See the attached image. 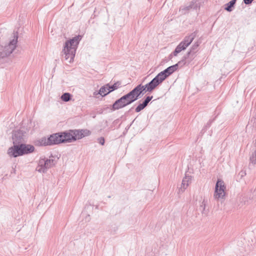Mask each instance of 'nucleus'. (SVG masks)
Wrapping results in <instances>:
<instances>
[{"mask_svg": "<svg viewBox=\"0 0 256 256\" xmlns=\"http://www.w3.org/2000/svg\"><path fill=\"white\" fill-rule=\"evenodd\" d=\"M90 134L88 130H70L43 136L36 142V145L40 146H52L61 144L72 142L80 140Z\"/></svg>", "mask_w": 256, "mask_h": 256, "instance_id": "1", "label": "nucleus"}, {"mask_svg": "<svg viewBox=\"0 0 256 256\" xmlns=\"http://www.w3.org/2000/svg\"><path fill=\"white\" fill-rule=\"evenodd\" d=\"M81 36L78 35L73 37L66 42L62 50V56L64 60L69 63L73 62L76 54V50L81 40Z\"/></svg>", "mask_w": 256, "mask_h": 256, "instance_id": "2", "label": "nucleus"}, {"mask_svg": "<svg viewBox=\"0 0 256 256\" xmlns=\"http://www.w3.org/2000/svg\"><path fill=\"white\" fill-rule=\"evenodd\" d=\"M139 98H140V97L136 88H134L128 93L116 100L110 106V110L112 111H114L124 108Z\"/></svg>", "mask_w": 256, "mask_h": 256, "instance_id": "3", "label": "nucleus"}, {"mask_svg": "<svg viewBox=\"0 0 256 256\" xmlns=\"http://www.w3.org/2000/svg\"><path fill=\"white\" fill-rule=\"evenodd\" d=\"M162 82V80L157 74L150 82L146 84L142 85L140 84L135 88L140 98L146 92L149 93L152 92Z\"/></svg>", "mask_w": 256, "mask_h": 256, "instance_id": "4", "label": "nucleus"}, {"mask_svg": "<svg viewBox=\"0 0 256 256\" xmlns=\"http://www.w3.org/2000/svg\"><path fill=\"white\" fill-rule=\"evenodd\" d=\"M18 32H14V38L5 46H0V58H4L9 56L16 48L18 39Z\"/></svg>", "mask_w": 256, "mask_h": 256, "instance_id": "5", "label": "nucleus"}, {"mask_svg": "<svg viewBox=\"0 0 256 256\" xmlns=\"http://www.w3.org/2000/svg\"><path fill=\"white\" fill-rule=\"evenodd\" d=\"M51 158H54L52 154L50 156L49 159L44 158L40 160L38 166L40 168L37 169L38 172L46 173L48 169L55 165L56 161Z\"/></svg>", "mask_w": 256, "mask_h": 256, "instance_id": "6", "label": "nucleus"}, {"mask_svg": "<svg viewBox=\"0 0 256 256\" xmlns=\"http://www.w3.org/2000/svg\"><path fill=\"white\" fill-rule=\"evenodd\" d=\"M186 63V62H184V60L182 59V60L179 61L177 64L167 68L163 71L158 73V75L164 82L168 77L178 69L179 66L180 65L181 66H182L183 65L185 64Z\"/></svg>", "mask_w": 256, "mask_h": 256, "instance_id": "7", "label": "nucleus"}, {"mask_svg": "<svg viewBox=\"0 0 256 256\" xmlns=\"http://www.w3.org/2000/svg\"><path fill=\"white\" fill-rule=\"evenodd\" d=\"M202 0H192L188 5L182 6L180 8V12L182 14H186L191 10H199L200 7Z\"/></svg>", "mask_w": 256, "mask_h": 256, "instance_id": "8", "label": "nucleus"}, {"mask_svg": "<svg viewBox=\"0 0 256 256\" xmlns=\"http://www.w3.org/2000/svg\"><path fill=\"white\" fill-rule=\"evenodd\" d=\"M226 186L224 182L220 179H218L215 186L214 196L216 198H223L225 195Z\"/></svg>", "mask_w": 256, "mask_h": 256, "instance_id": "9", "label": "nucleus"}, {"mask_svg": "<svg viewBox=\"0 0 256 256\" xmlns=\"http://www.w3.org/2000/svg\"><path fill=\"white\" fill-rule=\"evenodd\" d=\"M199 46V44L198 42H195L190 48V50L182 58V60H184V62H186V61L188 60V61L190 62L196 57V54L198 50V47Z\"/></svg>", "mask_w": 256, "mask_h": 256, "instance_id": "10", "label": "nucleus"}, {"mask_svg": "<svg viewBox=\"0 0 256 256\" xmlns=\"http://www.w3.org/2000/svg\"><path fill=\"white\" fill-rule=\"evenodd\" d=\"M197 31H195L189 36L184 37V39L178 44L183 50H185L192 42L197 34Z\"/></svg>", "mask_w": 256, "mask_h": 256, "instance_id": "11", "label": "nucleus"}, {"mask_svg": "<svg viewBox=\"0 0 256 256\" xmlns=\"http://www.w3.org/2000/svg\"><path fill=\"white\" fill-rule=\"evenodd\" d=\"M8 154L10 158L22 156L20 144H14V146L8 149Z\"/></svg>", "mask_w": 256, "mask_h": 256, "instance_id": "12", "label": "nucleus"}, {"mask_svg": "<svg viewBox=\"0 0 256 256\" xmlns=\"http://www.w3.org/2000/svg\"><path fill=\"white\" fill-rule=\"evenodd\" d=\"M24 130H14L12 132V139L13 144H20L24 141Z\"/></svg>", "mask_w": 256, "mask_h": 256, "instance_id": "13", "label": "nucleus"}, {"mask_svg": "<svg viewBox=\"0 0 256 256\" xmlns=\"http://www.w3.org/2000/svg\"><path fill=\"white\" fill-rule=\"evenodd\" d=\"M20 146L22 156L32 153L35 150L34 146L32 144H28L22 143L20 144Z\"/></svg>", "mask_w": 256, "mask_h": 256, "instance_id": "14", "label": "nucleus"}, {"mask_svg": "<svg viewBox=\"0 0 256 256\" xmlns=\"http://www.w3.org/2000/svg\"><path fill=\"white\" fill-rule=\"evenodd\" d=\"M106 86H108V92L106 93L104 95H108L110 92L120 88L122 86V82L120 81H117L112 85H110L109 84H106Z\"/></svg>", "mask_w": 256, "mask_h": 256, "instance_id": "15", "label": "nucleus"}, {"mask_svg": "<svg viewBox=\"0 0 256 256\" xmlns=\"http://www.w3.org/2000/svg\"><path fill=\"white\" fill-rule=\"evenodd\" d=\"M192 176L186 174L184 178H183L182 183L181 189L183 188L184 190H186L189 184L191 182Z\"/></svg>", "mask_w": 256, "mask_h": 256, "instance_id": "16", "label": "nucleus"}, {"mask_svg": "<svg viewBox=\"0 0 256 256\" xmlns=\"http://www.w3.org/2000/svg\"><path fill=\"white\" fill-rule=\"evenodd\" d=\"M206 204L207 200H206L205 199H204L202 204L200 206V210H201L202 214H204V216H207L209 212L208 209L206 208Z\"/></svg>", "mask_w": 256, "mask_h": 256, "instance_id": "17", "label": "nucleus"}, {"mask_svg": "<svg viewBox=\"0 0 256 256\" xmlns=\"http://www.w3.org/2000/svg\"><path fill=\"white\" fill-rule=\"evenodd\" d=\"M236 0H232L224 5V10L228 12H232L236 3Z\"/></svg>", "mask_w": 256, "mask_h": 256, "instance_id": "18", "label": "nucleus"}, {"mask_svg": "<svg viewBox=\"0 0 256 256\" xmlns=\"http://www.w3.org/2000/svg\"><path fill=\"white\" fill-rule=\"evenodd\" d=\"M141 100L139 102V104L138 106L136 108H135V112H139L141 110H143L146 106L147 105L145 102H144L143 101L140 102Z\"/></svg>", "mask_w": 256, "mask_h": 256, "instance_id": "19", "label": "nucleus"}, {"mask_svg": "<svg viewBox=\"0 0 256 256\" xmlns=\"http://www.w3.org/2000/svg\"><path fill=\"white\" fill-rule=\"evenodd\" d=\"M72 95L70 94L65 92L62 95L60 98L62 101L68 102L72 99Z\"/></svg>", "mask_w": 256, "mask_h": 256, "instance_id": "20", "label": "nucleus"}, {"mask_svg": "<svg viewBox=\"0 0 256 256\" xmlns=\"http://www.w3.org/2000/svg\"><path fill=\"white\" fill-rule=\"evenodd\" d=\"M108 91V88L106 84L102 86L100 90H98V94L101 95L102 97L106 96V95H104Z\"/></svg>", "mask_w": 256, "mask_h": 256, "instance_id": "21", "label": "nucleus"}, {"mask_svg": "<svg viewBox=\"0 0 256 256\" xmlns=\"http://www.w3.org/2000/svg\"><path fill=\"white\" fill-rule=\"evenodd\" d=\"M214 118L209 120V121L204 126L202 130V132H204L206 131V130L210 126L212 122L214 121Z\"/></svg>", "mask_w": 256, "mask_h": 256, "instance_id": "22", "label": "nucleus"}, {"mask_svg": "<svg viewBox=\"0 0 256 256\" xmlns=\"http://www.w3.org/2000/svg\"><path fill=\"white\" fill-rule=\"evenodd\" d=\"M182 50H183L180 48V46H179L178 45L172 53L170 56H171L172 54H173L174 56H176Z\"/></svg>", "mask_w": 256, "mask_h": 256, "instance_id": "23", "label": "nucleus"}, {"mask_svg": "<svg viewBox=\"0 0 256 256\" xmlns=\"http://www.w3.org/2000/svg\"><path fill=\"white\" fill-rule=\"evenodd\" d=\"M250 160L252 164H256V150L254 151L250 158Z\"/></svg>", "mask_w": 256, "mask_h": 256, "instance_id": "24", "label": "nucleus"}, {"mask_svg": "<svg viewBox=\"0 0 256 256\" xmlns=\"http://www.w3.org/2000/svg\"><path fill=\"white\" fill-rule=\"evenodd\" d=\"M153 96H148L144 98V100L143 102L146 104L148 106L149 102L152 99Z\"/></svg>", "mask_w": 256, "mask_h": 256, "instance_id": "25", "label": "nucleus"}, {"mask_svg": "<svg viewBox=\"0 0 256 256\" xmlns=\"http://www.w3.org/2000/svg\"><path fill=\"white\" fill-rule=\"evenodd\" d=\"M98 142L101 144L102 146H104L105 144V139L104 137L102 136L100 138H98Z\"/></svg>", "mask_w": 256, "mask_h": 256, "instance_id": "26", "label": "nucleus"}, {"mask_svg": "<svg viewBox=\"0 0 256 256\" xmlns=\"http://www.w3.org/2000/svg\"><path fill=\"white\" fill-rule=\"evenodd\" d=\"M254 0H243V2L246 5H250V4H252V2Z\"/></svg>", "mask_w": 256, "mask_h": 256, "instance_id": "27", "label": "nucleus"}, {"mask_svg": "<svg viewBox=\"0 0 256 256\" xmlns=\"http://www.w3.org/2000/svg\"><path fill=\"white\" fill-rule=\"evenodd\" d=\"M98 94V92H94V95H96V94Z\"/></svg>", "mask_w": 256, "mask_h": 256, "instance_id": "28", "label": "nucleus"}, {"mask_svg": "<svg viewBox=\"0 0 256 256\" xmlns=\"http://www.w3.org/2000/svg\"><path fill=\"white\" fill-rule=\"evenodd\" d=\"M0 32H1V31H0Z\"/></svg>", "mask_w": 256, "mask_h": 256, "instance_id": "29", "label": "nucleus"}]
</instances>
